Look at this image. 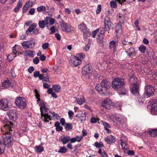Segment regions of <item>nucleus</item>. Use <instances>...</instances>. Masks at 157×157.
Listing matches in <instances>:
<instances>
[{
	"label": "nucleus",
	"mask_w": 157,
	"mask_h": 157,
	"mask_svg": "<svg viewBox=\"0 0 157 157\" xmlns=\"http://www.w3.org/2000/svg\"><path fill=\"white\" fill-rule=\"evenodd\" d=\"M40 110L41 112V119L45 122H48L49 121L48 120H51V117L53 118L54 119L59 120L60 117L56 113L54 112H50V113L51 115L48 113L49 109L48 108H46L44 104L41 103L40 105Z\"/></svg>",
	"instance_id": "f257e3e1"
},
{
	"label": "nucleus",
	"mask_w": 157,
	"mask_h": 157,
	"mask_svg": "<svg viewBox=\"0 0 157 157\" xmlns=\"http://www.w3.org/2000/svg\"><path fill=\"white\" fill-rule=\"evenodd\" d=\"M13 124L10 122H8L3 126V128H2V131L6 130L5 134H3L2 136L3 139V144L4 145H9L13 142L11 135L10 133L8 131H12L11 128L12 127Z\"/></svg>",
	"instance_id": "f03ea898"
},
{
	"label": "nucleus",
	"mask_w": 157,
	"mask_h": 157,
	"mask_svg": "<svg viewBox=\"0 0 157 157\" xmlns=\"http://www.w3.org/2000/svg\"><path fill=\"white\" fill-rule=\"evenodd\" d=\"M110 83L106 79H103L100 84H98L95 89L101 95H108L109 94V88Z\"/></svg>",
	"instance_id": "7ed1b4c3"
},
{
	"label": "nucleus",
	"mask_w": 157,
	"mask_h": 157,
	"mask_svg": "<svg viewBox=\"0 0 157 157\" xmlns=\"http://www.w3.org/2000/svg\"><path fill=\"white\" fill-rule=\"evenodd\" d=\"M124 78H115L112 81V86L115 90L121 91L122 94H125L128 92V90L125 89L124 91H122V89L124 85Z\"/></svg>",
	"instance_id": "20e7f679"
},
{
	"label": "nucleus",
	"mask_w": 157,
	"mask_h": 157,
	"mask_svg": "<svg viewBox=\"0 0 157 157\" xmlns=\"http://www.w3.org/2000/svg\"><path fill=\"white\" fill-rule=\"evenodd\" d=\"M92 71V68L91 64L85 65L82 69V75L86 78H89L90 75Z\"/></svg>",
	"instance_id": "39448f33"
},
{
	"label": "nucleus",
	"mask_w": 157,
	"mask_h": 157,
	"mask_svg": "<svg viewBox=\"0 0 157 157\" xmlns=\"http://www.w3.org/2000/svg\"><path fill=\"white\" fill-rule=\"evenodd\" d=\"M15 103L17 107L21 109L24 108L26 106L25 99L22 97H17Z\"/></svg>",
	"instance_id": "423d86ee"
},
{
	"label": "nucleus",
	"mask_w": 157,
	"mask_h": 157,
	"mask_svg": "<svg viewBox=\"0 0 157 157\" xmlns=\"http://www.w3.org/2000/svg\"><path fill=\"white\" fill-rule=\"evenodd\" d=\"M11 106L10 101L6 98H3L0 101V109L6 111Z\"/></svg>",
	"instance_id": "0eeeda50"
},
{
	"label": "nucleus",
	"mask_w": 157,
	"mask_h": 157,
	"mask_svg": "<svg viewBox=\"0 0 157 157\" xmlns=\"http://www.w3.org/2000/svg\"><path fill=\"white\" fill-rule=\"evenodd\" d=\"M35 41L33 40H31L23 42L21 45L25 49L28 48L32 49L34 47Z\"/></svg>",
	"instance_id": "6e6552de"
},
{
	"label": "nucleus",
	"mask_w": 157,
	"mask_h": 157,
	"mask_svg": "<svg viewBox=\"0 0 157 157\" xmlns=\"http://www.w3.org/2000/svg\"><path fill=\"white\" fill-rule=\"evenodd\" d=\"M155 89L154 87L150 85L146 86L145 87L144 94L148 98L152 96L154 94Z\"/></svg>",
	"instance_id": "1a4fd4ad"
},
{
	"label": "nucleus",
	"mask_w": 157,
	"mask_h": 157,
	"mask_svg": "<svg viewBox=\"0 0 157 157\" xmlns=\"http://www.w3.org/2000/svg\"><path fill=\"white\" fill-rule=\"evenodd\" d=\"M105 28L106 31H109L112 29L113 27V25L109 20V17L106 16L105 18Z\"/></svg>",
	"instance_id": "9d476101"
},
{
	"label": "nucleus",
	"mask_w": 157,
	"mask_h": 157,
	"mask_svg": "<svg viewBox=\"0 0 157 157\" xmlns=\"http://www.w3.org/2000/svg\"><path fill=\"white\" fill-rule=\"evenodd\" d=\"M152 108L151 113L154 115H157V99H154L151 101Z\"/></svg>",
	"instance_id": "9b49d317"
},
{
	"label": "nucleus",
	"mask_w": 157,
	"mask_h": 157,
	"mask_svg": "<svg viewBox=\"0 0 157 157\" xmlns=\"http://www.w3.org/2000/svg\"><path fill=\"white\" fill-rule=\"evenodd\" d=\"M61 28L63 31L67 32H70L73 30L71 26L69 24L66 23L62 24Z\"/></svg>",
	"instance_id": "f8f14e48"
},
{
	"label": "nucleus",
	"mask_w": 157,
	"mask_h": 157,
	"mask_svg": "<svg viewBox=\"0 0 157 157\" xmlns=\"http://www.w3.org/2000/svg\"><path fill=\"white\" fill-rule=\"evenodd\" d=\"M8 115L9 118L11 120H13V121H15L17 118L16 111L14 109L10 110Z\"/></svg>",
	"instance_id": "ddd939ff"
},
{
	"label": "nucleus",
	"mask_w": 157,
	"mask_h": 157,
	"mask_svg": "<svg viewBox=\"0 0 157 157\" xmlns=\"http://www.w3.org/2000/svg\"><path fill=\"white\" fill-rule=\"evenodd\" d=\"M115 119L117 123L120 125H122L124 123L125 118L122 115L119 114L116 116Z\"/></svg>",
	"instance_id": "4468645a"
},
{
	"label": "nucleus",
	"mask_w": 157,
	"mask_h": 157,
	"mask_svg": "<svg viewBox=\"0 0 157 157\" xmlns=\"http://www.w3.org/2000/svg\"><path fill=\"white\" fill-rule=\"evenodd\" d=\"M112 101L109 98L105 99L102 103V106L105 108H109L112 105Z\"/></svg>",
	"instance_id": "2eb2a0df"
},
{
	"label": "nucleus",
	"mask_w": 157,
	"mask_h": 157,
	"mask_svg": "<svg viewBox=\"0 0 157 157\" xmlns=\"http://www.w3.org/2000/svg\"><path fill=\"white\" fill-rule=\"evenodd\" d=\"M139 86L137 84L132 85L131 90L132 94L135 95H138L139 94Z\"/></svg>",
	"instance_id": "dca6fc26"
},
{
	"label": "nucleus",
	"mask_w": 157,
	"mask_h": 157,
	"mask_svg": "<svg viewBox=\"0 0 157 157\" xmlns=\"http://www.w3.org/2000/svg\"><path fill=\"white\" fill-rule=\"evenodd\" d=\"M118 42L113 40L109 42V49L112 50L113 52H116V48Z\"/></svg>",
	"instance_id": "f3484780"
},
{
	"label": "nucleus",
	"mask_w": 157,
	"mask_h": 157,
	"mask_svg": "<svg viewBox=\"0 0 157 157\" xmlns=\"http://www.w3.org/2000/svg\"><path fill=\"white\" fill-rule=\"evenodd\" d=\"M105 140L107 144H110L115 142L116 139L113 136L109 135L105 138Z\"/></svg>",
	"instance_id": "a211bd4d"
},
{
	"label": "nucleus",
	"mask_w": 157,
	"mask_h": 157,
	"mask_svg": "<svg viewBox=\"0 0 157 157\" xmlns=\"http://www.w3.org/2000/svg\"><path fill=\"white\" fill-rule=\"evenodd\" d=\"M70 61L73 62V64L75 66L79 65L81 62V60L78 58V57L76 56H74Z\"/></svg>",
	"instance_id": "6ab92c4d"
},
{
	"label": "nucleus",
	"mask_w": 157,
	"mask_h": 157,
	"mask_svg": "<svg viewBox=\"0 0 157 157\" xmlns=\"http://www.w3.org/2000/svg\"><path fill=\"white\" fill-rule=\"evenodd\" d=\"M37 26L36 24L33 23L26 30V33L27 34L32 35L34 29H35Z\"/></svg>",
	"instance_id": "aec40b11"
},
{
	"label": "nucleus",
	"mask_w": 157,
	"mask_h": 157,
	"mask_svg": "<svg viewBox=\"0 0 157 157\" xmlns=\"http://www.w3.org/2000/svg\"><path fill=\"white\" fill-rule=\"evenodd\" d=\"M2 86L3 87L5 88H8L12 86V84L11 83L10 81L7 79L5 80L2 83Z\"/></svg>",
	"instance_id": "412c9836"
},
{
	"label": "nucleus",
	"mask_w": 157,
	"mask_h": 157,
	"mask_svg": "<svg viewBox=\"0 0 157 157\" xmlns=\"http://www.w3.org/2000/svg\"><path fill=\"white\" fill-rule=\"evenodd\" d=\"M76 117L78 119H80L81 121H85L86 120V114L85 113L82 112L77 114Z\"/></svg>",
	"instance_id": "4be33fe9"
},
{
	"label": "nucleus",
	"mask_w": 157,
	"mask_h": 157,
	"mask_svg": "<svg viewBox=\"0 0 157 157\" xmlns=\"http://www.w3.org/2000/svg\"><path fill=\"white\" fill-rule=\"evenodd\" d=\"M13 50L12 52L9 54L7 57V58L9 59L10 58L11 60L13 59L16 57V56L15 55L17 52L15 47L13 48Z\"/></svg>",
	"instance_id": "5701e85b"
},
{
	"label": "nucleus",
	"mask_w": 157,
	"mask_h": 157,
	"mask_svg": "<svg viewBox=\"0 0 157 157\" xmlns=\"http://www.w3.org/2000/svg\"><path fill=\"white\" fill-rule=\"evenodd\" d=\"M34 52L30 50H28L25 51L21 53V54L22 53L25 56H29L31 57H33V53Z\"/></svg>",
	"instance_id": "b1692460"
},
{
	"label": "nucleus",
	"mask_w": 157,
	"mask_h": 157,
	"mask_svg": "<svg viewBox=\"0 0 157 157\" xmlns=\"http://www.w3.org/2000/svg\"><path fill=\"white\" fill-rule=\"evenodd\" d=\"M75 101H76L77 103L79 105H82L85 102V98L83 97H80V98L77 99L76 97H74Z\"/></svg>",
	"instance_id": "393cba45"
},
{
	"label": "nucleus",
	"mask_w": 157,
	"mask_h": 157,
	"mask_svg": "<svg viewBox=\"0 0 157 157\" xmlns=\"http://www.w3.org/2000/svg\"><path fill=\"white\" fill-rule=\"evenodd\" d=\"M116 32L117 33L121 34L122 33L121 23L119 22L116 27Z\"/></svg>",
	"instance_id": "a878e982"
},
{
	"label": "nucleus",
	"mask_w": 157,
	"mask_h": 157,
	"mask_svg": "<svg viewBox=\"0 0 157 157\" xmlns=\"http://www.w3.org/2000/svg\"><path fill=\"white\" fill-rule=\"evenodd\" d=\"M129 82L130 83L133 85L134 84H137V78L136 77L134 76H132L129 79Z\"/></svg>",
	"instance_id": "bb28decb"
},
{
	"label": "nucleus",
	"mask_w": 157,
	"mask_h": 157,
	"mask_svg": "<svg viewBox=\"0 0 157 157\" xmlns=\"http://www.w3.org/2000/svg\"><path fill=\"white\" fill-rule=\"evenodd\" d=\"M149 134L152 137H154L157 135V128L156 129H151L149 130Z\"/></svg>",
	"instance_id": "cd10ccee"
},
{
	"label": "nucleus",
	"mask_w": 157,
	"mask_h": 157,
	"mask_svg": "<svg viewBox=\"0 0 157 157\" xmlns=\"http://www.w3.org/2000/svg\"><path fill=\"white\" fill-rule=\"evenodd\" d=\"M135 49L132 48H130L128 49L127 51H126V53L127 55L130 57L135 52Z\"/></svg>",
	"instance_id": "c85d7f7f"
},
{
	"label": "nucleus",
	"mask_w": 157,
	"mask_h": 157,
	"mask_svg": "<svg viewBox=\"0 0 157 157\" xmlns=\"http://www.w3.org/2000/svg\"><path fill=\"white\" fill-rule=\"evenodd\" d=\"M70 140V138L69 136H66L61 139V141L63 144H65L69 143Z\"/></svg>",
	"instance_id": "c756f323"
},
{
	"label": "nucleus",
	"mask_w": 157,
	"mask_h": 157,
	"mask_svg": "<svg viewBox=\"0 0 157 157\" xmlns=\"http://www.w3.org/2000/svg\"><path fill=\"white\" fill-rule=\"evenodd\" d=\"M35 149L37 152H41L44 150L43 147L40 145L36 146L34 148Z\"/></svg>",
	"instance_id": "7c9ffc66"
},
{
	"label": "nucleus",
	"mask_w": 157,
	"mask_h": 157,
	"mask_svg": "<svg viewBox=\"0 0 157 157\" xmlns=\"http://www.w3.org/2000/svg\"><path fill=\"white\" fill-rule=\"evenodd\" d=\"M19 2L17 5L16 6L15 8L14 9V11L15 12H18L19 10L22 6V3L21 1H19Z\"/></svg>",
	"instance_id": "2f4dec72"
},
{
	"label": "nucleus",
	"mask_w": 157,
	"mask_h": 157,
	"mask_svg": "<svg viewBox=\"0 0 157 157\" xmlns=\"http://www.w3.org/2000/svg\"><path fill=\"white\" fill-rule=\"evenodd\" d=\"M53 90L56 92H59L61 90L60 87L57 85H54L52 86Z\"/></svg>",
	"instance_id": "473e14b6"
},
{
	"label": "nucleus",
	"mask_w": 157,
	"mask_h": 157,
	"mask_svg": "<svg viewBox=\"0 0 157 157\" xmlns=\"http://www.w3.org/2000/svg\"><path fill=\"white\" fill-rule=\"evenodd\" d=\"M78 28L82 31H83L87 29L86 26L83 23H82L78 26Z\"/></svg>",
	"instance_id": "72a5a7b5"
},
{
	"label": "nucleus",
	"mask_w": 157,
	"mask_h": 157,
	"mask_svg": "<svg viewBox=\"0 0 157 157\" xmlns=\"http://www.w3.org/2000/svg\"><path fill=\"white\" fill-rule=\"evenodd\" d=\"M83 36L84 38H86L87 36H88L90 34L89 30L88 29H86L83 31Z\"/></svg>",
	"instance_id": "f704fd0d"
},
{
	"label": "nucleus",
	"mask_w": 157,
	"mask_h": 157,
	"mask_svg": "<svg viewBox=\"0 0 157 157\" xmlns=\"http://www.w3.org/2000/svg\"><path fill=\"white\" fill-rule=\"evenodd\" d=\"M139 50L142 53H144L146 50V48L144 45H141L139 47Z\"/></svg>",
	"instance_id": "c9c22d12"
},
{
	"label": "nucleus",
	"mask_w": 157,
	"mask_h": 157,
	"mask_svg": "<svg viewBox=\"0 0 157 157\" xmlns=\"http://www.w3.org/2000/svg\"><path fill=\"white\" fill-rule=\"evenodd\" d=\"M65 125V128L66 130L69 131L72 128L71 123H67Z\"/></svg>",
	"instance_id": "e433bc0d"
},
{
	"label": "nucleus",
	"mask_w": 157,
	"mask_h": 157,
	"mask_svg": "<svg viewBox=\"0 0 157 157\" xmlns=\"http://www.w3.org/2000/svg\"><path fill=\"white\" fill-rule=\"evenodd\" d=\"M4 147L1 142V140L0 139V154L3 153L4 152Z\"/></svg>",
	"instance_id": "4c0bfd02"
},
{
	"label": "nucleus",
	"mask_w": 157,
	"mask_h": 157,
	"mask_svg": "<svg viewBox=\"0 0 157 157\" xmlns=\"http://www.w3.org/2000/svg\"><path fill=\"white\" fill-rule=\"evenodd\" d=\"M67 151V149L65 147H62L60 148L58 152L60 153H65Z\"/></svg>",
	"instance_id": "58836bf2"
},
{
	"label": "nucleus",
	"mask_w": 157,
	"mask_h": 157,
	"mask_svg": "<svg viewBox=\"0 0 157 157\" xmlns=\"http://www.w3.org/2000/svg\"><path fill=\"white\" fill-rule=\"evenodd\" d=\"M37 10L38 12H40L45 11L46 10V8L44 6H41L38 7L37 8Z\"/></svg>",
	"instance_id": "ea45409f"
},
{
	"label": "nucleus",
	"mask_w": 157,
	"mask_h": 157,
	"mask_svg": "<svg viewBox=\"0 0 157 157\" xmlns=\"http://www.w3.org/2000/svg\"><path fill=\"white\" fill-rule=\"evenodd\" d=\"M94 145L97 148H100L104 147V145L101 142L98 143L97 142L95 143Z\"/></svg>",
	"instance_id": "a19ab883"
},
{
	"label": "nucleus",
	"mask_w": 157,
	"mask_h": 157,
	"mask_svg": "<svg viewBox=\"0 0 157 157\" xmlns=\"http://www.w3.org/2000/svg\"><path fill=\"white\" fill-rule=\"evenodd\" d=\"M110 6L111 7L115 8L117 7V4L116 1H112L110 3Z\"/></svg>",
	"instance_id": "79ce46f5"
},
{
	"label": "nucleus",
	"mask_w": 157,
	"mask_h": 157,
	"mask_svg": "<svg viewBox=\"0 0 157 157\" xmlns=\"http://www.w3.org/2000/svg\"><path fill=\"white\" fill-rule=\"evenodd\" d=\"M38 25L40 28H44L45 25L44 23V20L39 21V22Z\"/></svg>",
	"instance_id": "37998d69"
},
{
	"label": "nucleus",
	"mask_w": 157,
	"mask_h": 157,
	"mask_svg": "<svg viewBox=\"0 0 157 157\" xmlns=\"http://www.w3.org/2000/svg\"><path fill=\"white\" fill-rule=\"evenodd\" d=\"M77 57H78V58L81 60L83 58H84L85 57V55L83 53H80L77 55L76 56Z\"/></svg>",
	"instance_id": "c03bdc74"
},
{
	"label": "nucleus",
	"mask_w": 157,
	"mask_h": 157,
	"mask_svg": "<svg viewBox=\"0 0 157 157\" xmlns=\"http://www.w3.org/2000/svg\"><path fill=\"white\" fill-rule=\"evenodd\" d=\"M74 114V113L72 111L70 110L68 111V114L69 117L71 119H72Z\"/></svg>",
	"instance_id": "a18cd8bd"
},
{
	"label": "nucleus",
	"mask_w": 157,
	"mask_h": 157,
	"mask_svg": "<svg viewBox=\"0 0 157 157\" xmlns=\"http://www.w3.org/2000/svg\"><path fill=\"white\" fill-rule=\"evenodd\" d=\"M49 43H44L42 45V48L44 50L46 49L49 46Z\"/></svg>",
	"instance_id": "49530a36"
},
{
	"label": "nucleus",
	"mask_w": 157,
	"mask_h": 157,
	"mask_svg": "<svg viewBox=\"0 0 157 157\" xmlns=\"http://www.w3.org/2000/svg\"><path fill=\"white\" fill-rule=\"evenodd\" d=\"M101 9V6L100 5H99L97 6V9L96 10V13L97 14L100 13Z\"/></svg>",
	"instance_id": "de8ad7c7"
},
{
	"label": "nucleus",
	"mask_w": 157,
	"mask_h": 157,
	"mask_svg": "<svg viewBox=\"0 0 157 157\" xmlns=\"http://www.w3.org/2000/svg\"><path fill=\"white\" fill-rule=\"evenodd\" d=\"M98 30V32H99V33L100 34H103L104 33L105 30L104 28L103 27H100L98 29H97Z\"/></svg>",
	"instance_id": "09e8293b"
},
{
	"label": "nucleus",
	"mask_w": 157,
	"mask_h": 157,
	"mask_svg": "<svg viewBox=\"0 0 157 157\" xmlns=\"http://www.w3.org/2000/svg\"><path fill=\"white\" fill-rule=\"evenodd\" d=\"M39 59L38 57H36L33 60V62L34 64H37L39 62Z\"/></svg>",
	"instance_id": "8fccbe9b"
},
{
	"label": "nucleus",
	"mask_w": 157,
	"mask_h": 157,
	"mask_svg": "<svg viewBox=\"0 0 157 157\" xmlns=\"http://www.w3.org/2000/svg\"><path fill=\"white\" fill-rule=\"evenodd\" d=\"M121 145L123 149H126L127 148L126 144L124 142L122 141H121Z\"/></svg>",
	"instance_id": "3c124183"
},
{
	"label": "nucleus",
	"mask_w": 157,
	"mask_h": 157,
	"mask_svg": "<svg viewBox=\"0 0 157 157\" xmlns=\"http://www.w3.org/2000/svg\"><path fill=\"white\" fill-rule=\"evenodd\" d=\"M97 121V119L94 117H92L90 119V122L93 124L96 123Z\"/></svg>",
	"instance_id": "603ef678"
},
{
	"label": "nucleus",
	"mask_w": 157,
	"mask_h": 157,
	"mask_svg": "<svg viewBox=\"0 0 157 157\" xmlns=\"http://www.w3.org/2000/svg\"><path fill=\"white\" fill-rule=\"evenodd\" d=\"M55 22V20L54 19L52 18H49V24L51 25H52L54 24Z\"/></svg>",
	"instance_id": "864d4df0"
},
{
	"label": "nucleus",
	"mask_w": 157,
	"mask_h": 157,
	"mask_svg": "<svg viewBox=\"0 0 157 157\" xmlns=\"http://www.w3.org/2000/svg\"><path fill=\"white\" fill-rule=\"evenodd\" d=\"M139 21L138 20H136L135 22H134V24L135 25V26L137 28V29L138 30H140V28L138 26V24H139Z\"/></svg>",
	"instance_id": "5fc2aeb1"
},
{
	"label": "nucleus",
	"mask_w": 157,
	"mask_h": 157,
	"mask_svg": "<svg viewBox=\"0 0 157 157\" xmlns=\"http://www.w3.org/2000/svg\"><path fill=\"white\" fill-rule=\"evenodd\" d=\"M40 75V72L39 71H34L33 73V76L35 78H37L39 77Z\"/></svg>",
	"instance_id": "6e6d98bb"
},
{
	"label": "nucleus",
	"mask_w": 157,
	"mask_h": 157,
	"mask_svg": "<svg viewBox=\"0 0 157 157\" xmlns=\"http://www.w3.org/2000/svg\"><path fill=\"white\" fill-rule=\"evenodd\" d=\"M49 17H47L44 19V23L45 25H47L49 24Z\"/></svg>",
	"instance_id": "4d7b16f0"
},
{
	"label": "nucleus",
	"mask_w": 157,
	"mask_h": 157,
	"mask_svg": "<svg viewBox=\"0 0 157 157\" xmlns=\"http://www.w3.org/2000/svg\"><path fill=\"white\" fill-rule=\"evenodd\" d=\"M39 30L37 28L34 29L33 32L32 33V34L36 35L37 34L39 33Z\"/></svg>",
	"instance_id": "13d9d810"
},
{
	"label": "nucleus",
	"mask_w": 157,
	"mask_h": 157,
	"mask_svg": "<svg viewBox=\"0 0 157 157\" xmlns=\"http://www.w3.org/2000/svg\"><path fill=\"white\" fill-rule=\"evenodd\" d=\"M60 122L61 124L63 126H65V120L64 118H62L60 120Z\"/></svg>",
	"instance_id": "bf43d9fd"
},
{
	"label": "nucleus",
	"mask_w": 157,
	"mask_h": 157,
	"mask_svg": "<svg viewBox=\"0 0 157 157\" xmlns=\"http://www.w3.org/2000/svg\"><path fill=\"white\" fill-rule=\"evenodd\" d=\"M82 136H76L75 138H76V139L77 140H76L77 142H80L81 141V140L82 138Z\"/></svg>",
	"instance_id": "052dcab7"
},
{
	"label": "nucleus",
	"mask_w": 157,
	"mask_h": 157,
	"mask_svg": "<svg viewBox=\"0 0 157 157\" xmlns=\"http://www.w3.org/2000/svg\"><path fill=\"white\" fill-rule=\"evenodd\" d=\"M34 70V68L32 66L30 67L28 69V71L30 73H32Z\"/></svg>",
	"instance_id": "680f3d73"
},
{
	"label": "nucleus",
	"mask_w": 157,
	"mask_h": 157,
	"mask_svg": "<svg viewBox=\"0 0 157 157\" xmlns=\"http://www.w3.org/2000/svg\"><path fill=\"white\" fill-rule=\"evenodd\" d=\"M43 86L44 88L47 89L50 87V86L48 84L44 82H43Z\"/></svg>",
	"instance_id": "e2e57ef3"
},
{
	"label": "nucleus",
	"mask_w": 157,
	"mask_h": 157,
	"mask_svg": "<svg viewBox=\"0 0 157 157\" xmlns=\"http://www.w3.org/2000/svg\"><path fill=\"white\" fill-rule=\"evenodd\" d=\"M39 58L42 61L45 60L46 58V56L44 55L40 56Z\"/></svg>",
	"instance_id": "0e129e2a"
},
{
	"label": "nucleus",
	"mask_w": 157,
	"mask_h": 157,
	"mask_svg": "<svg viewBox=\"0 0 157 157\" xmlns=\"http://www.w3.org/2000/svg\"><path fill=\"white\" fill-rule=\"evenodd\" d=\"M98 32V30L97 29L96 30H95L94 31L92 32V36L93 37L95 38Z\"/></svg>",
	"instance_id": "69168bd1"
},
{
	"label": "nucleus",
	"mask_w": 157,
	"mask_h": 157,
	"mask_svg": "<svg viewBox=\"0 0 157 157\" xmlns=\"http://www.w3.org/2000/svg\"><path fill=\"white\" fill-rule=\"evenodd\" d=\"M35 12V9L34 8L31 9L29 11V13L31 15H33L34 14Z\"/></svg>",
	"instance_id": "338daca9"
},
{
	"label": "nucleus",
	"mask_w": 157,
	"mask_h": 157,
	"mask_svg": "<svg viewBox=\"0 0 157 157\" xmlns=\"http://www.w3.org/2000/svg\"><path fill=\"white\" fill-rule=\"evenodd\" d=\"M103 124L104 125L105 129L107 128H109L110 126L109 125V124L106 123V122H103Z\"/></svg>",
	"instance_id": "774afa93"
}]
</instances>
